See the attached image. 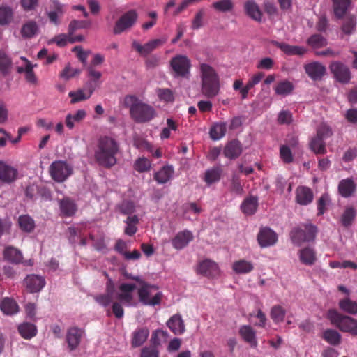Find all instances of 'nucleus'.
<instances>
[{
  "mask_svg": "<svg viewBox=\"0 0 357 357\" xmlns=\"http://www.w3.org/2000/svg\"><path fill=\"white\" fill-rule=\"evenodd\" d=\"M20 228L25 232L30 233L35 228V222L33 219L28 215H20L18 218Z\"/></svg>",
  "mask_w": 357,
  "mask_h": 357,
  "instance_id": "nucleus-45",
  "label": "nucleus"
},
{
  "mask_svg": "<svg viewBox=\"0 0 357 357\" xmlns=\"http://www.w3.org/2000/svg\"><path fill=\"white\" fill-rule=\"evenodd\" d=\"M244 9L246 15L251 19L261 22L262 18V13L259 6L253 1L248 0L244 4Z\"/></svg>",
  "mask_w": 357,
  "mask_h": 357,
  "instance_id": "nucleus-26",
  "label": "nucleus"
},
{
  "mask_svg": "<svg viewBox=\"0 0 357 357\" xmlns=\"http://www.w3.org/2000/svg\"><path fill=\"white\" fill-rule=\"evenodd\" d=\"M333 134L332 128L325 122L321 123L316 130V135L323 139L331 137Z\"/></svg>",
  "mask_w": 357,
  "mask_h": 357,
  "instance_id": "nucleus-56",
  "label": "nucleus"
},
{
  "mask_svg": "<svg viewBox=\"0 0 357 357\" xmlns=\"http://www.w3.org/2000/svg\"><path fill=\"white\" fill-rule=\"evenodd\" d=\"M49 172L54 181L61 183L72 174L73 169L66 162L57 160L50 165Z\"/></svg>",
  "mask_w": 357,
  "mask_h": 357,
  "instance_id": "nucleus-7",
  "label": "nucleus"
},
{
  "mask_svg": "<svg viewBox=\"0 0 357 357\" xmlns=\"http://www.w3.org/2000/svg\"><path fill=\"white\" fill-rule=\"evenodd\" d=\"M307 43L313 48H320L326 45V39L320 34H314L307 40Z\"/></svg>",
  "mask_w": 357,
  "mask_h": 357,
  "instance_id": "nucleus-57",
  "label": "nucleus"
},
{
  "mask_svg": "<svg viewBox=\"0 0 357 357\" xmlns=\"http://www.w3.org/2000/svg\"><path fill=\"white\" fill-rule=\"evenodd\" d=\"M3 259L13 264H19L23 262L22 252L12 245L6 246L3 251Z\"/></svg>",
  "mask_w": 357,
  "mask_h": 357,
  "instance_id": "nucleus-19",
  "label": "nucleus"
},
{
  "mask_svg": "<svg viewBox=\"0 0 357 357\" xmlns=\"http://www.w3.org/2000/svg\"><path fill=\"white\" fill-rule=\"evenodd\" d=\"M194 238L193 234L190 231L184 230L178 232L172 240V244L174 248L181 250L186 247L188 243Z\"/></svg>",
  "mask_w": 357,
  "mask_h": 357,
  "instance_id": "nucleus-18",
  "label": "nucleus"
},
{
  "mask_svg": "<svg viewBox=\"0 0 357 357\" xmlns=\"http://www.w3.org/2000/svg\"><path fill=\"white\" fill-rule=\"evenodd\" d=\"M137 18L138 15L135 10H130L125 13L116 22L113 29L114 33L120 34L131 28L136 23Z\"/></svg>",
  "mask_w": 357,
  "mask_h": 357,
  "instance_id": "nucleus-8",
  "label": "nucleus"
},
{
  "mask_svg": "<svg viewBox=\"0 0 357 357\" xmlns=\"http://www.w3.org/2000/svg\"><path fill=\"white\" fill-rule=\"evenodd\" d=\"M157 290L158 287L149 283L144 284L143 286L138 289L139 301L144 305L154 306L159 305L162 298V293L158 291L151 298L152 290Z\"/></svg>",
  "mask_w": 357,
  "mask_h": 357,
  "instance_id": "nucleus-6",
  "label": "nucleus"
},
{
  "mask_svg": "<svg viewBox=\"0 0 357 357\" xmlns=\"http://www.w3.org/2000/svg\"><path fill=\"white\" fill-rule=\"evenodd\" d=\"M229 191L237 195H242L244 192L240 178L236 175H234L232 177L229 186Z\"/></svg>",
  "mask_w": 357,
  "mask_h": 357,
  "instance_id": "nucleus-58",
  "label": "nucleus"
},
{
  "mask_svg": "<svg viewBox=\"0 0 357 357\" xmlns=\"http://www.w3.org/2000/svg\"><path fill=\"white\" fill-rule=\"evenodd\" d=\"M91 24L90 21L73 20L68 25V34L73 35L78 29H87L90 27Z\"/></svg>",
  "mask_w": 357,
  "mask_h": 357,
  "instance_id": "nucleus-54",
  "label": "nucleus"
},
{
  "mask_svg": "<svg viewBox=\"0 0 357 357\" xmlns=\"http://www.w3.org/2000/svg\"><path fill=\"white\" fill-rule=\"evenodd\" d=\"M72 51L77 54L79 60L85 66L86 64L87 58L91 53L89 50L85 51L81 46H75L73 48Z\"/></svg>",
  "mask_w": 357,
  "mask_h": 357,
  "instance_id": "nucleus-64",
  "label": "nucleus"
},
{
  "mask_svg": "<svg viewBox=\"0 0 357 357\" xmlns=\"http://www.w3.org/2000/svg\"><path fill=\"white\" fill-rule=\"evenodd\" d=\"M294 86L292 82L289 80H282L277 83L274 87L275 92L279 96H287L292 93Z\"/></svg>",
  "mask_w": 357,
  "mask_h": 357,
  "instance_id": "nucleus-44",
  "label": "nucleus"
},
{
  "mask_svg": "<svg viewBox=\"0 0 357 357\" xmlns=\"http://www.w3.org/2000/svg\"><path fill=\"white\" fill-rule=\"evenodd\" d=\"M232 269L237 274H248L253 271L254 265L251 261L240 259L233 263Z\"/></svg>",
  "mask_w": 357,
  "mask_h": 357,
  "instance_id": "nucleus-38",
  "label": "nucleus"
},
{
  "mask_svg": "<svg viewBox=\"0 0 357 357\" xmlns=\"http://www.w3.org/2000/svg\"><path fill=\"white\" fill-rule=\"evenodd\" d=\"M211 6L217 11L226 13L233 10L234 3L232 0H220L213 2Z\"/></svg>",
  "mask_w": 357,
  "mask_h": 357,
  "instance_id": "nucleus-53",
  "label": "nucleus"
},
{
  "mask_svg": "<svg viewBox=\"0 0 357 357\" xmlns=\"http://www.w3.org/2000/svg\"><path fill=\"white\" fill-rule=\"evenodd\" d=\"M21 59L25 61L26 66H25V76L26 79L30 82L35 84L37 82L36 77L33 71V66L31 64V63L24 57H21Z\"/></svg>",
  "mask_w": 357,
  "mask_h": 357,
  "instance_id": "nucleus-60",
  "label": "nucleus"
},
{
  "mask_svg": "<svg viewBox=\"0 0 357 357\" xmlns=\"http://www.w3.org/2000/svg\"><path fill=\"white\" fill-rule=\"evenodd\" d=\"M170 66L178 77H185L190 73V60L185 55L178 54L170 61Z\"/></svg>",
  "mask_w": 357,
  "mask_h": 357,
  "instance_id": "nucleus-9",
  "label": "nucleus"
},
{
  "mask_svg": "<svg viewBox=\"0 0 357 357\" xmlns=\"http://www.w3.org/2000/svg\"><path fill=\"white\" fill-rule=\"evenodd\" d=\"M95 86H93L92 84H90L87 93H84L82 89L69 92L68 96L71 98V103L74 104L89 99L93 94Z\"/></svg>",
  "mask_w": 357,
  "mask_h": 357,
  "instance_id": "nucleus-39",
  "label": "nucleus"
},
{
  "mask_svg": "<svg viewBox=\"0 0 357 357\" xmlns=\"http://www.w3.org/2000/svg\"><path fill=\"white\" fill-rule=\"evenodd\" d=\"M301 227H294L290 232V238L294 244L301 245L304 242L313 241L318 232L317 227L310 222L302 224Z\"/></svg>",
  "mask_w": 357,
  "mask_h": 357,
  "instance_id": "nucleus-5",
  "label": "nucleus"
},
{
  "mask_svg": "<svg viewBox=\"0 0 357 357\" xmlns=\"http://www.w3.org/2000/svg\"><path fill=\"white\" fill-rule=\"evenodd\" d=\"M17 330L20 335L26 340H30L37 334V327L31 323L24 322L20 324Z\"/></svg>",
  "mask_w": 357,
  "mask_h": 357,
  "instance_id": "nucleus-36",
  "label": "nucleus"
},
{
  "mask_svg": "<svg viewBox=\"0 0 357 357\" xmlns=\"http://www.w3.org/2000/svg\"><path fill=\"white\" fill-rule=\"evenodd\" d=\"M151 161L144 157L139 158L134 163V169L140 173L148 172L151 169Z\"/></svg>",
  "mask_w": 357,
  "mask_h": 357,
  "instance_id": "nucleus-55",
  "label": "nucleus"
},
{
  "mask_svg": "<svg viewBox=\"0 0 357 357\" xmlns=\"http://www.w3.org/2000/svg\"><path fill=\"white\" fill-rule=\"evenodd\" d=\"M200 77L202 94L208 99L217 96L220 91V82L215 70L207 63H201Z\"/></svg>",
  "mask_w": 357,
  "mask_h": 357,
  "instance_id": "nucleus-3",
  "label": "nucleus"
},
{
  "mask_svg": "<svg viewBox=\"0 0 357 357\" xmlns=\"http://www.w3.org/2000/svg\"><path fill=\"white\" fill-rule=\"evenodd\" d=\"M323 338L331 345H338L341 342V335L333 329H327L323 333Z\"/></svg>",
  "mask_w": 357,
  "mask_h": 357,
  "instance_id": "nucleus-50",
  "label": "nucleus"
},
{
  "mask_svg": "<svg viewBox=\"0 0 357 357\" xmlns=\"http://www.w3.org/2000/svg\"><path fill=\"white\" fill-rule=\"evenodd\" d=\"M309 146L310 150L317 155H324L326 153L324 139L317 135L312 137Z\"/></svg>",
  "mask_w": 357,
  "mask_h": 357,
  "instance_id": "nucleus-42",
  "label": "nucleus"
},
{
  "mask_svg": "<svg viewBox=\"0 0 357 357\" xmlns=\"http://www.w3.org/2000/svg\"><path fill=\"white\" fill-rule=\"evenodd\" d=\"M86 113L84 109L77 110L75 114H68L65 119V123L69 129H73L75 123L81 122L85 117Z\"/></svg>",
  "mask_w": 357,
  "mask_h": 357,
  "instance_id": "nucleus-43",
  "label": "nucleus"
},
{
  "mask_svg": "<svg viewBox=\"0 0 357 357\" xmlns=\"http://www.w3.org/2000/svg\"><path fill=\"white\" fill-rule=\"evenodd\" d=\"M257 241L261 248L270 247L277 243L278 235L269 227H262L257 235Z\"/></svg>",
  "mask_w": 357,
  "mask_h": 357,
  "instance_id": "nucleus-14",
  "label": "nucleus"
},
{
  "mask_svg": "<svg viewBox=\"0 0 357 357\" xmlns=\"http://www.w3.org/2000/svg\"><path fill=\"white\" fill-rule=\"evenodd\" d=\"M242 152L241 142L238 140H232L229 142L224 149V155L229 159H235L239 157Z\"/></svg>",
  "mask_w": 357,
  "mask_h": 357,
  "instance_id": "nucleus-25",
  "label": "nucleus"
},
{
  "mask_svg": "<svg viewBox=\"0 0 357 357\" xmlns=\"http://www.w3.org/2000/svg\"><path fill=\"white\" fill-rule=\"evenodd\" d=\"M0 310L4 314L11 316L19 312V306L14 299L6 297L0 303Z\"/></svg>",
  "mask_w": 357,
  "mask_h": 357,
  "instance_id": "nucleus-28",
  "label": "nucleus"
},
{
  "mask_svg": "<svg viewBox=\"0 0 357 357\" xmlns=\"http://www.w3.org/2000/svg\"><path fill=\"white\" fill-rule=\"evenodd\" d=\"M119 150L117 142L112 137H101L97 144L94 157L99 165L109 169L116 163V155Z\"/></svg>",
  "mask_w": 357,
  "mask_h": 357,
  "instance_id": "nucleus-1",
  "label": "nucleus"
},
{
  "mask_svg": "<svg viewBox=\"0 0 357 357\" xmlns=\"http://www.w3.org/2000/svg\"><path fill=\"white\" fill-rule=\"evenodd\" d=\"M124 105L130 108V117L137 123L149 122L156 116L155 109L151 105L139 100L135 96H126Z\"/></svg>",
  "mask_w": 357,
  "mask_h": 357,
  "instance_id": "nucleus-2",
  "label": "nucleus"
},
{
  "mask_svg": "<svg viewBox=\"0 0 357 357\" xmlns=\"http://www.w3.org/2000/svg\"><path fill=\"white\" fill-rule=\"evenodd\" d=\"M120 212L123 215H131L135 211L134 202L125 200L119 206Z\"/></svg>",
  "mask_w": 357,
  "mask_h": 357,
  "instance_id": "nucleus-61",
  "label": "nucleus"
},
{
  "mask_svg": "<svg viewBox=\"0 0 357 357\" xmlns=\"http://www.w3.org/2000/svg\"><path fill=\"white\" fill-rule=\"evenodd\" d=\"M329 69L335 79L340 83L347 84L351 79V73L349 67L340 61H333Z\"/></svg>",
  "mask_w": 357,
  "mask_h": 357,
  "instance_id": "nucleus-10",
  "label": "nucleus"
},
{
  "mask_svg": "<svg viewBox=\"0 0 357 357\" xmlns=\"http://www.w3.org/2000/svg\"><path fill=\"white\" fill-rule=\"evenodd\" d=\"M272 43L276 47L279 48L284 54L289 56L297 55L302 56L307 52L306 48L298 45H291L285 43L273 41Z\"/></svg>",
  "mask_w": 357,
  "mask_h": 357,
  "instance_id": "nucleus-21",
  "label": "nucleus"
},
{
  "mask_svg": "<svg viewBox=\"0 0 357 357\" xmlns=\"http://www.w3.org/2000/svg\"><path fill=\"white\" fill-rule=\"evenodd\" d=\"M304 69L309 77L314 81L321 79L326 70V67L317 61L305 64Z\"/></svg>",
  "mask_w": 357,
  "mask_h": 357,
  "instance_id": "nucleus-16",
  "label": "nucleus"
},
{
  "mask_svg": "<svg viewBox=\"0 0 357 357\" xmlns=\"http://www.w3.org/2000/svg\"><path fill=\"white\" fill-rule=\"evenodd\" d=\"M18 176V170L6 162L0 160V181L4 183H12Z\"/></svg>",
  "mask_w": 357,
  "mask_h": 357,
  "instance_id": "nucleus-13",
  "label": "nucleus"
},
{
  "mask_svg": "<svg viewBox=\"0 0 357 357\" xmlns=\"http://www.w3.org/2000/svg\"><path fill=\"white\" fill-rule=\"evenodd\" d=\"M174 174V169L169 165L162 167L154 174V179L160 184L167 183Z\"/></svg>",
  "mask_w": 357,
  "mask_h": 357,
  "instance_id": "nucleus-35",
  "label": "nucleus"
},
{
  "mask_svg": "<svg viewBox=\"0 0 357 357\" xmlns=\"http://www.w3.org/2000/svg\"><path fill=\"white\" fill-rule=\"evenodd\" d=\"M13 9L8 6H0V25L4 26L8 24L13 20Z\"/></svg>",
  "mask_w": 357,
  "mask_h": 357,
  "instance_id": "nucleus-51",
  "label": "nucleus"
},
{
  "mask_svg": "<svg viewBox=\"0 0 357 357\" xmlns=\"http://www.w3.org/2000/svg\"><path fill=\"white\" fill-rule=\"evenodd\" d=\"M136 289L135 284L122 283L119 285L120 293L116 294V298L126 306L130 305L133 296L132 291Z\"/></svg>",
  "mask_w": 357,
  "mask_h": 357,
  "instance_id": "nucleus-15",
  "label": "nucleus"
},
{
  "mask_svg": "<svg viewBox=\"0 0 357 357\" xmlns=\"http://www.w3.org/2000/svg\"><path fill=\"white\" fill-rule=\"evenodd\" d=\"M285 314V309L280 305H273L271 309L270 317L275 324L283 321Z\"/></svg>",
  "mask_w": 357,
  "mask_h": 357,
  "instance_id": "nucleus-47",
  "label": "nucleus"
},
{
  "mask_svg": "<svg viewBox=\"0 0 357 357\" xmlns=\"http://www.w3.org/2000/svg\"><path fill=\"white\" fill-rule=\"evenodd\" d=\"M356 215V211L352 206H349L345 208L342 216L341 223L344 227H349L352 225Z\"/></svg>",
  "mask_w": 357,
  "mask_h": 357,
  "instance_id": "nucleus-46",
  "label": "nucleus"
},
{
  "mask_svg": "<svg viewBox=\"0 0 357 357\" xmlns=\"http://www.w3.org/2000/svg\"><path fill=\"white\" fill-rule=\"evenodd\" d=\"M196 273L204 277L213 278L220 275L218 264L209 259L199 261L196 267Z\"/></svg>",
  "mask_w": 357,
  "mask_h": 357,
  "instance_id": "nucleus-11",
  "label": "nucleus"
},
{
  "mask_svg": "<svg viewBox=\"0 0 357 357\" xmlns=\"http://www.w3.org/2000/svg\"><path fill=\"white\" fill-rule=\"evenodd\" d=\"M39 27L33 20L26 22L21 28V35L24 38H31L38 34Z\"/></svg>",
  "mask_w": 357,
  "mask_h": 357,
  "instance_id": "nucleus-40",
  "label": "nucleus"
},
{
  "mask_svg": "<svg viewBox=\"0 0 357 357\" xmlns=\"http://www.w3.org/2000/svg\"><path fill=\"white\" fill-rule=\"evenodd\" d=\"M356 189V185L351 178H345L340 181L338 185L339 193L343 197H351Z\"/></svg>",
  "mask_w": 357,
  "mask_h": 357,
  "instance_id": "nucleus-33",
  "label": "nucleus"
},
{
  "mask_svg": "<svg viewBox=\"0 0 357 357\" xmlns=\"http://www.w3.org/2000/svg\"><path fill=\"white\" fill-rule=\"evenodd\" d=\"M338 306L340 309L347 314L355 315L357 314V302L346 297L339 301Z\"/></svg>",
  "mask_w": 357,
  "mask_h": 357,
  "instance_id": "nucleus-41",
  "label": "nucleus"
},
{
  "mask_svg": "<svg viewBox=\"0 0 357 357\" xmlns=\"http://www.w3.org/2000/svg\"><path fill=\"white\" fill-rule=\"evenodd\" d=\"M356 19L354 15H349L344 21L341 30L346 35H351L356 31Z\"/></svg>",
  "mask_w": 357,
  "mask_h": 357,
  "instance_id": "nucleus-48",
  "label": "nucleus"
},
{
  "mask_svg": "<svg viewBox=\"0 0 357 357\" xmlns=\"http://www.w3.org/2000/svg\"><path fill=\"white\" fill-rule=\"evenodd\" d=\"M84 331L78 327H70L66 333V342L70 351L76 349L80 344Z\"/></svg>",
  "mask_w": 357,
  "mask_h": 357,
  "instance_id": "nucleus-17",
  "label": "nucleus"
},
{
  "mask_svg": "<svg viewBox=\"0 0 357 357\" xmlns=\"http://www.w3.org/2000/svg\"><path fill=\"white\" fill-rule=\"evenodd\" d=\"M11 66V59L4 51L0 50V72L3 75H8Z\"/></svg>",
  "mask_w": 357,
  "mask_h": 357,
  "instance_id": "nucleus-52",
  "label": "nucleus"
},
{
  "mask_svg": "<svg viewBox=\"0 0 357 357\" xmlns=\"http://www.w3.org/2000/svg\"><path fill=\"white\" fill-rule=\"evenodd\" d=\"M24 284L30 292L40 291L45 284V279L37 275H28L24 279Z\"/></svg>",
  "mask_w": 357,
  "mask_h": 357,
  "instance_id": "nucleus-22",
  "label": "nucleus"
},
{
  "mask_svg": "<svg viewBox=\"0 0 357 357\" xmlns=\"http://www.w3.org/2000/svg\"><path fill=\"white\" fill-rule=\"evenodd\" d=\"M222 174V169L220 166H214L205 172L204 181L210 185L213 183L218 182Z\"/></svg>",
  "mask_w": 357,
  "mask_h": 357,
  "instance_id": "nucleus-31",
  "label": "nucleus"
},
{
  "mask_svg": "<svg viewBox=\"0 0 357 357\" xmlns=\"http://www.w3.org/2000/svg\"><path fill=\"white\" fill-rule=\"evenodd\" d=\"M166 41L165 38H157L151 40L144 45H141L135 40L132 43V46L142 56L146 57L155 49L164 45Z\"/></svg>",
  "mask_w": 357,
  "mask_h": 357,
  "instance_id": "nucleus-12",
  "label": "nucleus"
},
{
  "mask_svg": "<svg viewBox=\"0 0 357 357\" xmlns=\"http://www.w3.org/2000/svg\"><path fill=\"white\" fill-rule=\"evenodd\" d=\"M59 208L61 213L66 217H71L77 211V206L69 197H64L59 201Z\"/></svg>",
  "mask_w": 357,
  "mask_h": 357,
  "instance_id": "nucleus-30",
  "label": "nucleus"
},
{
  "mask_svg": "<svg viewBox=\"0 0 357 357\" xmlns=\"http://www.w3.org/2000/svg\"><path fill=\"white\" fill-rule=\"evenodd\" d=\"M239 334L243 340L252 347H257L256 333L255 330L248 325H243L239 329Z\"/></svg>",
  "mask_w": 357,
  "mask_h": 357,
  "instance_id": "nucleus-29",
  "label": "nucleus"
},
{
  "mask_svg": "<svg viewBox=\"0 0 357 357\" xmlns=\"http://www.w3.org/2000/svg\"><path fill=\"white\" fill-rule=\"evenodd\" d=\"M167 326L175 335H181L185 331V324L180 314L172 316L167 321Z\"/></svg>",
  "mask_w": 357,
  "mask_h": 357,
  "instance_id": "nucleus-23",
  "label": "nucleus"
},
{
  "mask_svg": "<svg viewBox=\"0 0 357 357\" xmlns=\"http://www.w3.org/2000/svg\"><path fill=\"white\" fill-rule=\"evenodd\" d=\"M206 16V10L204 8H199L195 13L191 22V29L192 30H198L201 29L204 23Z\"/></svg>",
  "mask_w": 357,
  "mask_h": 357,
  "instance_id": "nucleus-49",
  "label": "nucleus"
},
{
  "mask_svg": "<svg viewBox=\"0 0 357 357\" xmlns=\"http://www.w3.org/2000/svg\"><path fill=\"white\" fill-rule=\"evenodd\" d=\"M334 15L337 19H342L349 10L351 0H332Z\"/></svg>",
  "mask_w": 357,
  "mask_h": 357,
  "instance_id": "nucleus-24",
  "label": "nucleus"
},
{
  "mask_svg": "<svg viewBox=\"0 0 357 357\" xmlns=\"http://www.w3.org/2000/svg\"><path fill=\"white\" fill-rule=\"evenodd\" d=\"M227 132V123L217 122L213 123L209 130V135L211 139L214 141L222 139Z\"/></svg>",
  "mask_w": 357,
  "mask_h": 357,
  "instance_id": "nucleus-32",
  "label": "nucleus"
},
{
  "mask_svg": "<svg viewBox=\"0 0 357 357\" xmlns=\"http://www.w3.org/2000/svg\"><path fill=\"white\" fill-rule=\"evenodd\" d=\"M328 318L331 324L335 325L341 331L349 333L352 335H357V320L347 315L331 309L328 312Z\"/></svg>",
  "mask_w": 357,
  "mask_h": 357,
  "instance_id": "nucleus-4",
  "label": "nucleus"
},
{
  "mask_svg": "<svg viewBox=\"0 0 357 357\" xmlns=\"http://www.w3.org/2000/svg\"><path fill=\"white\" fill-rule=\"evenodd\" d=\"M81 70L79 69H71L70 65L66 66L60 74V77L66 80L79 75Z\"/></svg>",
  "mask_w": 357,
  "mask_h": 357,
  "instance_id": "nucleus-63",
  "label": "nucleus"
},
{
  "mask_svg": "<svg viewBox=\"0 0 357 357\" xmlns=\"http://www.w3.org/2000/svg\"><path fill=\"white\" fill-rule=\"evenodd\" d=\"M258 207V199L256 197L250 196L244 199L241 204L242 212L246 215H253Z\"/></svg>",
  "mask_w": 357,
  "mask_h": 357,
  "instance_id": "nucleus-37",
  "label": "nucleus"
},
{
  "mask_svg": "<svg viewBox=\"0 0 357 357\" xmlns=\"http://www.w3.org/2000/svg\"><path fill=\"white\" fill-rule=\"evenodd\" d=\"M298 256L301 262L307 266L313 265L317 260L316 252L310 247H305L300 250Z\"/></svg>",
  "mask_w": 357,
  "mask_h": 357,
  "instance_id": "nucleus-27",
  "label": "nucleus"
},
{
  "mask_svg": "<svg viewBox=\"0 0 357 357\" xmlns=\"http://www.w3.org/2000/svg\"><path fill=\"white\" fill-rule=\"evenodd\" d=\"M296 202L302 206H307L312 203L314 198L312 190L305 186H298L296 189Z\"/></svg>",
  "mask_w": 357,
  "mask_h": 357,
  "instance_id": "nucleus-20",
  "label": "nucleus"
},
{
  "mask_svg": "<svg viewBox=\"0 0 357 357\" xmlns=\"http://www.w3.org/2000/svg\"><path fill=\"white\" fill-rule=\"evenodd\" d=\"M280 155L282 161L286 164H289L294 160L292 152L290 148L286 145L280 146Z\"/></svg>",
  "mask_w": 357,
  "mask_h": 357,
  "instance_id": "nucleus-59",
  "label": "nucleus"
},
{
  "mask_svg": "<svg viewBox=\"0 0 357 357\" xmlns=\"http://www.w3.org/2000/svg\"><path fill=\"white\" fill-rule=\"evenodd\" d=\"M157 95L160 100L167 102H173L174 100L173 93L169 89H158L157 90Z\"/></svg>",
  "mask_w": 357,
  "mask_h": 357,
  "instance_id": "nucleus-62",
  "label": "nucleus"
},
{
  "mask_svg": "<svg viewBox=\"0 0 357 357\" xmlns=\"http://www.w3.org/2000/svg\"><path fill=\"white\" fill-rule=\"evenodd\" d=\"M149 331L147 328H140L132 333L131 344L132 347H138L142 345L147 340Z\"/></svg>",
  "mask_w": 357,
  "mask_h": 357,
  "instance_id": "nucleus-34",
  "label": "nucleus"
}]
</instances>
